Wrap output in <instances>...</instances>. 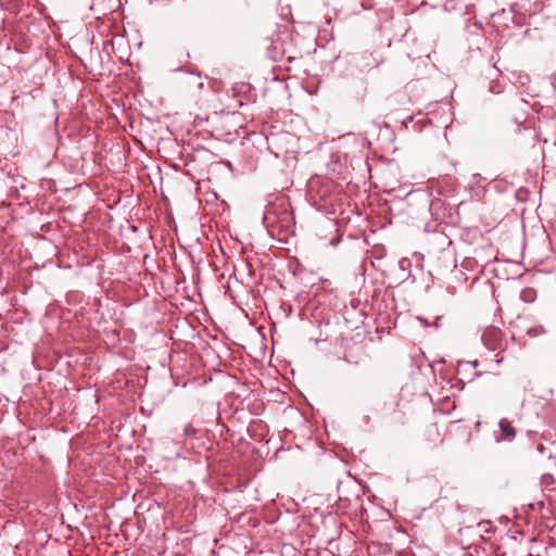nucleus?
<instances>
[{"instance_id": "obj_5", "label": "nucleus", "mask_w": 556, "mask_h": 556, "mask_svg": "<svg viewBox=\"0 0 556 556\" xmlns=\"http://www.w3.org/2000/svg\"><path fill=\"white\" fill-rule=\"evenodd\" d=\"M188 84L190 87H194L198 91H201L204 88V81L199 74L191 75Z\"/></svg>"}, {"instance_id": "obj_6", "label": "nucleus", "mask_w": 556, "mask_h": 556, "mask_svg": "<svg viewBox=\"0 0 556 556\" xmlns=\"http://www.w3.org/2000/svg\"><path fill=\"white\" fill-rule=\"evenodd\" d=\"M545 332V329L543 328V326L541 325H536V326H533V327H529L526 329V333L531 337V338H535L538 336H541Z\"/></svg>"}, {"instance_id": "obj_9", "label": "nucleus", "mask_w": 556, "mask_h": 556, "mask_svg": "<svg viewBox=\"0 0 556 556\" xmlns=\"http://www.w3.org/2000/svg\"><path fill=\"white\" fill-rule=\"evenodd\" d=\"M536 450L539 453L543 454L545 451V447L542 444H540V445H538Z\"/></svg>"}, {"instance_id": "obj_10", "label": "nucleus", "mask_w": 556, "mask_h": 556, "mask_svg": "<svg viewBox=\"0 0 556 556\" xmlns=\"http://www.w3.org/2000/svg\"><path fill=\"white\" fill-rule=\"evenodd\" d=\"M269 215H270V213H269V212H267V213L265 214V217H264L265 222H268V220H269Z\"/></svg>"}, {"instance_id": "obj_4", "label": "nucleus", "mask_w": 556, "mask_h": 556, "mask_svg": "<svg viewBox=\"0 0 556 556\" xmlns=\"http://www.w3.org/2000/svg\"><path fill=\"white\" fill-rule=\"evenodd\" d=\"M554 482H555L554 477L549 473L542 475V477L540 479V483H541L543 491L552 490V485L554 484Z\"/></svg>"}, {"instance_id": "obj_2", "label": "nucleus", "mask_w": 556, "mask_h": 556, "mask_svg": "<svg viewBox=\"0 0 556 556\" xmlns=\"http://www.w3.org/2000/svg\"><path fill=\"white\" fill-rule=\"evenodd\" d=\"M500 431L502 437L497 439L500 440H507L513 441L516 437V429L513 426L511 421H509L507 418H502L498 422Z\"/></svg>"}, {"instance_id": "obj_8", "label": "nucleus", "mask_w": 556, "mask_h": 556, "mask_svg": "<svg viewBox=\"0 0 556 556\" xmlns=\"http://www.w3.org/2000/svg\"><path fill=\"white\" fill-rule=\"evenodd\" d=\"M197 433V429L193 427L191 422L187 424L184 428V434L186 437H193Z\"/></svg>"}, {"instance_id": "obj_3", "label": "nucleus", "mask_w": 556, "mask_h": 556, "mask_svg": "<svg viewBox=\"0 0 556 556\" xmlns=\"http://www.w3.org/2000/svg\"><path fill=\"white\" fill-rule=\"evenodd\" d=\"M466 7L465 0H444L445 11H462Z\"/></svg>"}, {"instance_id": "obj_1", "label": "nucleus", "mask_w": 556, "mask_h": 556, "mask_svg": "<svg viewBox=\"0 0 556 556\" xmlns=\"http://www.w3.org/2000/svg\"><path fill=\"white\" fill-rule=\"evenodd\" d=\"M482 342L490 351L503 349V333L497 327H488L481 336Z\"/></svg>"}, {"instance_id": "obj_7", "label": "nucleus", "mask_w": 556, "mask_h": 556, "mask_svg": "<svg viewBox=\"0 0 556 556\" xmlns=\"http://www.w3.org/2000/svg\"><path fill=\"white\" fill-rule=\"evenodd\" d=\"M520 298H521L522 301L530 303V302H532L534 300L535 292L531 288L523 289L521 291V293H520Z\"/></svg>"}]
</instances>
